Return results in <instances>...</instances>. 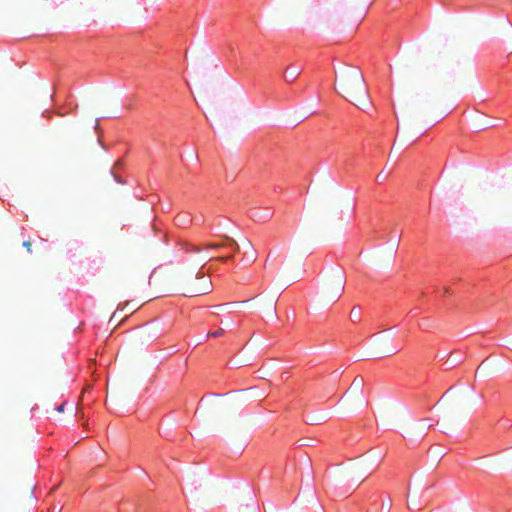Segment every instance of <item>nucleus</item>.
I'll list each match as a JSON object with an SVG mask.
<instances>
[{
	"label": "nucleus",
	"instance_id": "nucleus-1",
	"mask_svg": "<svg viewBox=\"0 0 512 512\" xmlns=\"http://www.w3.org/2000/svg\"><path fill=\"white\" fill-rule=\"evenodd\" d=\"M336 81L341 95L359 108L369 105L368 90L364 76L358 67L348 66L340 70Z\"/></svg>",
	"mask_w": 512,
	"mask_h": 512
},
{
	"label": "nucleus",
	"instance_id": "nucleus-2",
	"mask_svg": "<svg viewBox=\"0 0 512 512\" xmlns=\"http://www.w3.org/2000/svg\"><path fill=\"white\" fill-rule=\"evenodd\" d=\"M211 288V280L202 273L201 269L194 276L189 274L183 280L184 294L190 297L207 294Z\"/></svg>",
	"mask_w": 512,
	"mask_h": 512
},
{
	"label": "nucleus",
	"instance_id": "nucleus-3",
	"mask_svg": "<svg viewBox=\"0 0 512 512\" xmlns=\"http://www.w3.org/2000/svg\"><path fill=\"white\" fill-rule=\"evenodd\" d=\"M345 278L343 275L338 274L332 279L328 280L324 286V297L327 301H336L344 292Z\"/></svg>",
	"mask_w": 512,
	"mask_h": 512
},
{
	"label": "nucleus",
	"instance_id": "nucleus-4",
	"mask_svg": "<svg viewBox=\"0 0 512 512\" xmlns=\"http://www.w3.org/2000/svg\"><path fill=\"white\" fill-rule=\"evenodd\" d=\"M243 245L246 248V252L244 253L243 259L248 263L255 262L257 259V252H256L252 242L248 239H244Z\"/></svg>",
	"mask_w": 512,
	"mask_h": 512
},
{
	"label": "nucleus",
	"instance_id": "nucleus-5",
	"mask_svg": "<svg viewBox=\"0 0 512 512\" xmlns=\"http://www.w3.org/2000/svg\"><path fill=\"white\" fill-rule=\"evenodd\" d=\"M301 74V69L295 66H289L285 70L284 79L288 83L294 82Z\"/></svg>",
	"mask_w": 512,
	"mask_h": 512
},
{
	"label": "nucleus",
	"instance_id": "nucleus-6",
	"mask_svg": "<svg viewBox=\"0 0 512 512\" xmlns=\"http://www.w3.org/2000/svg\"><path fill=\"white\" fill-rule=\"evenodd\" d=\"M364 384V380L362 377H355L352 381L349 389H352L356 392H361L362 386Z\"/></svg>",
	"mask_w": 512,
	"mask_h": 512
},
{
	"label": "nucleus",
	"instance_id": "nucleus-7",
	"mask_svg": "<svg viewBox=\"0 0 512 512\" xmlns=\"http://www.w3.org/2000/svg\"><path fill=\"white\" fill-rule=\"evenodd\" d=\"M224 239L227 242V246L232 247V249H234L235 251L239 250V245H238V243L233 238L228 237V236H224Z\"/></svg>",
	"mask_w": 512,
	"mask_h": 512
},
{
	"label": "nucleus",
	"instance_id": "nucleus-8",
	"mask_svg": "<svg viewBox=\"0 0 512 512\" xmlns=\"http://www.w3.org/2000/svg\"><path fill=\"white\" fill-rule=\"evenodd\" d=\"M202 248L200 246L189 245L186 248V253L188 254H199Z\"/></svg>",
	"mask_w": 512,
	"mask_h": 512
},
{
	"label": "nucleus",
	"instance_id": "nucleus-9",
	"mask_svg": "<svg viewBox=\"0 0 512 512\" xmlns=\"http://www.w3.org/2000/svg\"><path fill=\"white\" fill-rule=\"evenodd\" d=\"M350 317L353 321L358 320L360 318V309L358 307L352 308L350 312Z\"/></svg>",
	"mask_w": 512,
	"mask_h": 512
},
{
	"label": "nucleus",
	"instance_id": "nucleus-10",
	"mask_svg": "<svg viewBox=\"0 0 512 512\" xmlns=\"http://www.w3.org/2000/svg\"><path fill=\"white\" fill-rule=\"evenodd\" d=\"M227 246V243H213V244H209V245H206L204 248H210V249H219V248H223Z\"/></svg>",
	"mask_w": 512,
	"mask_h": 512
},
{
	"label": "nucleus",
	"instance_id": "nucleus-11",
	"mask_svg": "<svg viewBox=\"0 0 512 512\" xmlns=\"http://www.w3.org/2000/svg\"><path fill=\"white\" fill-rule=\"evenodd\" d=\"M193 262H194L196 265H200V268L202 269V268L205 266L206 258H205V257H203V256H200V257H198V259L193 260Z\"/></svg>",
	"mask_w": 512,
	"mask_h": 512
},
{
	"label": "nucleus",
	"instance_id": "nucleus-12",
	"mask_svg": "<svg viewBox=\"0 0 512 512\" xmlns=\"http://www.w3.org/2000/svg\"><path fill=\"white\" fill-rule=\"evenodd\" d=\"M224 333H225L224 329L223 328H219L215 332L209 333L208 336L220 337V336H223Z\"/></svg>",
	"mask_w": 512,
	"mask_h": 512
},
{
	"label": "nucleus",
	"instance_id": "nucleus-13",
	"mask_svg": "<svg viewBox=\"0 0 512 512\" xmlns=\"http://www.w3.org/2000/svg\"><path fill=\"white\" fill-rule=\"evenodd\" d=\"M23 247L26 248L28 253L32 252V243L31 241L27 240L23 242Z\"/></svg>",
	"mask_w": 512,
	"mask_h": 512
},
{
	"label": "nucleus",
	"instance_id": "nucleus-14",
	"mask_svg": "<svg viewBox=\"0 0 512 512\" xmlns=\"http://www.w3.org/2000/svg\"><path fill=\"white\" fill-rule=\"evenodd\" d=\"M65 402H63L61 405H59L56 410L58 413L64 412Z\"/></svg>",
	"mask_w": 512,
	"mask_h": 512
},
{
	"label": "nucleus",
	"instance_id": "nucleus-15",
	"mask_svg": "<svg viewBox=\"0 0 512 512\" xmlns=\"http://www.w3.org/2000/svg\"><path fill=\"white\" fill-rule=\"evenodd\" d=\"M231 258H232V256H221V257H218L217 260L224 261V260L231 259Z\"/></svg>",
	"mask_w": 512,
	"mask_h": 512
},
{
	"label": "nucleus",
	"instance_id": "nucleus-16",
	"mask_svg": "<svg viewBox=\"0 0 512 512\" xmlns=\"http://www.w3.org/2000/svg\"><path fill=\"white\" fill-rule=\"evenodd\" d=\"M382 506L386 509H389L391 507V501H388L386 504H383Z\"/></svg>",
	"mask_w": 512,
	"mask_h": 512
},
{
	"label": "nucleus",
	"instance_id": "nucleus-17",
	"mask_svg": "<svg viewBox=\"0 0 512 512\" xmlns=\"http://www.w3.org/2000/svg\"><path fill=\"white\" fill-rule=\"evenodd\" d=\"M369 466L365 465V467L361 468L362 471L368 470Z\"/></svg>",
	"mask_w": 512,
	"mask_h": 512
},
{
	"label": "nucleus",
	"instance_id": "nucleus-18",
	"mask_svg": "<svg viewBox=\"0 0 512 512\" xmlns=\"http://www.w3.org/2000/svg\"><path fill=\"white\" fill-rule=\"evenodd\" d=\"M383 178V175L380 173L377 175V179Z\"/></svg>",
	"mask_w": 512,
	"mask_h": 512
}]
</instances>
